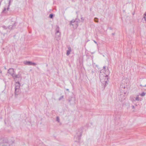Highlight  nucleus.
I'll return each instance as SVG.
<instances>
[{
  "instance_id": "4be33fe9",
  "label": "nucleus",
  "mask_w": 146,
  "mask_h": 146,
  "mask_svg": "<svg viewBox=\"0 0 146 146\" xmlns=\"http://www.w3.org/2000/svg\"><path fill=\"white\" fill-rule=\"evenodd\" d=\"M2 27L4 29H7V28L5 26H2Z\"/></svg>"
},
{
  "instance_id": "b1692460",
  "label": "nucleus",
  "mask_w": 146,
  "mask_h": 146,
  "mask_svg": "<svg viewBox=\"0 0 146 146\" xmlns=\"http://www.w3.org/2000/svg\"><path fill=\"white\" fill-rule=\"evenodd\" d=\"M132 108L133 109L135 108V107L133 106V105H132Z\"/></svg>"
},
{
  "instance_id": "72a5a7b5",
  "label": "nucleus",
  "mask_w": 146,
  "mask_h": 146,
  "mask_svg": "<svg viewBox=\"0 0 146 146\" xmlns=\"http://www.w3.org/2000/svg\"><path fill=\"white\" fill-rule=\"evenodd\" d=\"M102 71V70H101V71L100 72V73H101V71Z\"/></svg>"
},
{
  "instance_id": "393cba45",
  "label": "nucleus",
  "mask_w": 146,
  "mask_h": 146,
  "mask_svg": "<svg viewBox=\"0 0 146 146\" xmlns=\"http://www.w3.org/2000/svg\"><path fill=\"white\" fill-rule=\"evenodd\" d=\"M94 41L95 43L96 44H97V42H96V41L94 40Z\"/></svg>"
},
{
  "instance_id": "7ed1b4c3",
  "label": "nucleus",
  "mask_w": 146,
  "mask_h": 146,
  "mask_svg": "<svg viewBox=\"0 0 146 146\" xmlns=\"http://www.w3.org/2000/svg\"><path fill=\"white\" fill-rule=\"evenodd\" d=\"M12 77L13 79L15 80H21L22 78L21 74L19 72L17 74L15 73L13 75H12Z\"/></svg>"
},
{
  "instance_id": "aec40b11",
  "label": "nucleus",
  "mask_w": 146,
  "mask_h": 146,
  "mask_svg": "<svg viewBox=\"0 0 146 146\" xmlns=\"http://www.w3.org/2000/svg\"><path fill=\"white\" fill-rule=\"evenodd\" d=\"M145 95V93L144 92H143L142 93H141V96H144Z\"/></svg>"
},
{
  "instance_id": "a211bd4d",
  "label": "nucleus",
  "mask_w": 146,
  "mask_h": 146,
  "mask_svg": "<svg viewBox=\"0 0 146 146\" xmlns=\"http://www.w3.org/2000/svg\"><path fill=\"white\" fill-rule=\"evenodd\" d=\"M64 97V96H62L61 97H60V98H59L58 100H61Z\"/></svg>"
},
{
  "instance_id": "f03ea898",
  "label": "nucleus",
  "mask_w": 146,
  "mask_h": 146,
  "mask_svg": "<svg viewBox=\"0 0 146 146\" xmlns=\"http://www.w3.org/2000/svg\"><path fill=\"white\" fill-rule=\"evenodd\" d=\"M20 86V84L19 81L16 82L15 88V95H18L20 92L19 88Z\"/></svg>"
},
{
  "instance_id": "bb28decb",
  "label": "nucleus",
  "mask_w": 146,
  "mask_h": 146,
  "mask_svg": "<svg viewBox=\"0 0 146 146\" xmlns=\"http://www.w3.org/2000/svg\"><path fill=\"white\" fill-rule=\"evenodd\" d=\"M140 86L141 87H144V86H142V85L141 84L140 85Z\"/></svg>"
},
{
  "instance_id": "2eb2a0df",
  "label": "nucleus",
  "mask_w": 146,
  "mask_h": 146,
  "mask_svg": "<svg viewBox=\"0 0 146 146\" xmlns=\"http://www.w3.org/2000/svg\"><path fill=\"white\" fill-rule=\"evenodd\" d=\"M94 21L96 23H98L99 22V20L98 18L97 17H95L94 19Z\"/></svg>"
},
{
  "instance_id": "0eeeda50",
  "label": "nucleus",
  "mask_w": 146,
  "mask_h": 146,
  "mask_svg": "<svg viewBox=\"0 0 146 146\" xmlns=\"http://www.w3.org/2000/svg\"><path fill=\"white\" fill-rule=\"evenodd\" d=\"M8 73L11 74L12 76V75L15 74L14 69L13 68H10L8 70Z\"/></svg>"
},
{
  "instance_id": "ddd939ff",
  "label": "nucleus",
  "mask_w": 146,
  "mask_h": 146,
  "mask_svg": "<svg viewBox=\"0 0 146 146\" xmlns=\"http://www.w3.org/2000/svg\"><path fill=\"white\" fill-rule=\"evenodd\" d=\"M16 23H15L14 24H13V26H9L8 27V28L9 29H13V27H15L16 26Z\"/></svg>"
},
{
  "instance_id": "c756f323",
  "label": "nucleus",
  "mask_w": 146,
  "mask_h": 146,
  "mask_svg": "<svg viewBox=\"0 0 146 146\" xmlns=\"http://www.w3.org/2000/svg\"><path fill=\"white\" fill-rule=\"evenodd\" d=\"M68 101H69V102H70V101H71V100H68Z\"/></svg>"
},
{
  "instance_id": "7c9ffc66",
  "label": "nucleus",
  "mask_w": 146,
  "mask_h": 146,
  "mask_svg": "<svg viewBox=\"0 0 146 146\" xmlns=\"http://www.w3.org/2000/svg\"><path fill=\"white\" fill-rule=\"evenodd\" d=\"M144 87H146V84L144 86Z\"/></svg>"
},
{
  "instance_id": "c85d7f7f",
  "label": "nucleus",
  "mask_w": 146,
  "mask_h": 146,
  "mask_svg": "<svg viewBox=\"0 0 146 146\" xmlns=\"http://www.w3.org/2000/svg\"><path fill=\"white\" fill-rule=\"evenodd\" d=\"M112 35H114L115 34H114V33H112Z\"/></svg>"
},
{
  "instance_id": "1a4fd4ad",
  "label": "nucleus",
  "mask_w": 146,
  "mask_h": 146,
  "mask_svg": "<svg viewBox=\"0 0 146 146\" xmlns=\"http://www.w3.org/2000/svg\"><path fill=\"white\" fill-rule=\"evenodd\" d=\"M55 31V34H61V33L60 31V28L58 26H56Z\"/></svg>"
},
{
  "instance_id": "5701e85b",
  "label": "nucleus",
  "mask_w": 146,
  "mask_h": 146,
  "mask_svg": "<svg viewBox=\"0 0 146 146\" xmlns=\"http://www.w3.org/2000/svg\"><path fill=\"white\" fill-rule=\"evenodd\" d=\"M101 74H100V81H101Z\"/></svg>"
},
{
  "instance_id": "412c9836",
  "label": "nucleus",
  "mask_w": 146,
  "mask_h": 146,
  "mask_svg": "<svg viewBox=\"0 0 146 146\" xmlns=\"http://www.w3.org/2000/svg\"><path fill=\"white\" fill-rule=\"evenodd\" d=\"M37 146H44L41 143H39L38 145H37Z\"/></svg>"
},
{
  "instance_id": "6ab92c4d",
  "label": "nucleus",
  "mask_w": 146,
  "mask_h": 146,
  "mask_svg": "<svg viewBox=\"0 0 146 146\" xmlns=\"http://www.w3.org/2000/svg\"><path fill=\"white\" fill-rule=\"evenodd\" d=\"M139 100V98L138 97H137L135 98V101H138Z\"/></svg>"
},
{
  "instance_id": "c9c22d12",
  "label": "nucleus",
  "mask_w": 146,
  "mask_h": 146,
  "mask_svg": "<svg viewBox=\"0 0 146 146\" xmlns=\"http://www.w3.org/2000/svg\"><path fill=\"white\" fill-rule=\"evenodd\" d=\"M9 146H10V145H9Z\"/></svg>"
},
{
  "instance_id": "f3484780",
  "label": "nucleus",
  "mask_w": 146,
  "mask_h": 146,
  "mask_svg": "<svg viewBox=\"0 0 146 146\" xmlns=\"http://www.w3.org/2000/svg\"><path fill=\"white\" fill-rule=\"evenodd\" d=\"M56 121H57L58 122H59L60 119H59V117H58L57 116L56 117Z\"/></svg>"
},
{
  "instance_id": "f257e3e1",
  "label": "nucleus",
  "mask_w": 146,
  "mask_h": 146,
  "mask_svg": "<svg viewBox=\"0 0 146 146\" xmlns=\"http://www.w3.org/2000/svg\"><path fill=\"white\" fill-rule=\"evenodd\" d=\"M82 133L81 129L79 130L75 135L74 139L75 142H78L80 141L81 138Z\"/></svg>"
},
{
  "instance_id": "473e14b6",
  "label": "nucleus",
  "mask_w": 146,
  "mask_h": 146,
  "mask_svg": "<svg viewBox=\"0 0 146 146\" xmlns=\"http://www.w3.org/2000/svg\"><path fill=\"white\" fill-rule=\"evenodd\" d=\"M67 90H69V89H67Z\"/></svg>"
},
{
  "instance_id": "20e7f679",
  "label": "nucleus",
  "mask_w": 146,
  "mask_h": 146,
  "mask_svg": "<svg viewBox=\"0 0 146 146\" xmlns=\"http://www.w3.org/2000/svg\"><path fill=\"white\" fill-rule=\"evenodd\" d=\"M78 19H76L75 20L73 19L70 21L69 25H72L74 27L77 28L78 26Z\"/></svg>"
},
{
  "instance_id": "423d86ee",
  "label": "nucleus",
  "mask_w": 146,
  "mask_h": 146,
  "mask_svg": "<svg viewBox=\"0 0 146 146\" xmlns=\"http://www.w3.org/2000/svg\"><path fill=\"white\" fill-rule=\"evenodd\" d=\"M3 145H1V146H7V144H9V141L7 138H5L3 139Z\"/></svg>"
},
{
  "instance_id": "9b49d317",
  "label": "nucleus",
  "mask_w": 146,
  "mask_h": 146,
  "mask_svg": "<svg viewBox=\"0 0 146 146\" xmlns=\"http://www.w3.org/2000/svg\"><path fill=\"white\" fill-rule=\"evenodd\" d=\"M61 36V34H55V38L57 40L60 39Z\"/></svg>"
},
{
  "instance_id": "2f4dec72",
  "label": "nucleus",
  "mask_w": 146,
  "mask_h": 146,
  "mask_svg": "<svg viewBox=\"0 0 146 146\" xmlns=\"http://www.w3.org/2000/svg\"><path fill=\"white\" fill-rule=\"evenodd\" d=\"M0 73H2V71H0Z\"/></svg>"
},
{
  "instance_id": "cd10ccee",
  "label": "nucleus",
  "mask_w": 146,
  "mask_h": 146,
  "mask_svg": "<svg viewBox=\"0 0 146 146\" xmlns=\"http://www.w3.org/2000/svg\"><path fill=\"white\" fill-rule=\"evenodd\" d=\"M108 75H106V76H105V78H106V77H108Z\"/></svg>"
},
{
  "instance_id": "39448f33",
  "label": "nucleus",
  "mask_w": 146,
  "mask_h": 146,
  "mask_svg": "<svg viewBox=\"0 0 146 146\" xmlns=\"http://www.w3.org/2000/svg\"><path fill=\"white\" fill-rule=\"evenodd\" d=\"M24 64L26 65H35L36 64L35 63L32 62L30 61H25L24 62Z\"/></svg>"
},
{
  "instance_id": "f704fd0d",
  "label": "nucleus",
  "mask_w": 146,
  "mask_h": 146,
  "mask_svg": "<svg viewBox=\"0 0 146 146\" xmlns=\"http://www.w3.org/2000/svg\"><path fill=\"white\" fill-rule=\"evenodd\" d=\"M125 88V87H124V88Z\"/></svg>"
},
{
  "instance_id": "4468645a",
  "label": "nucleus",
  "mask_w": 146,
  "mask_h": 146,
  "mask_svg": "<svg viewBox=\"0 0 146 146\" xmlns=\"http://www.w3.org/2000/svg\"><path fill=\"white\" fill-rule=\"evenodd\" d=\"M0 145L1 146L3 145V139H0Z\"/></svg>"
},
{
  "instance_id": "f8f14e48",
  "label": "nucleus",
  "mask_w": 146,
  "mask_h": 146,
  "mask_svg": "<svg viewBox=\"0 0 146 146\" xmlns=\"http://www.w3.org/2000/svg\"><path fill=\"white\" fill-rule=\"evenodd\" d=\"M68 50L67 51L66 54L67 55H69L70 53L71 52V48L70 47H69L68 48Z\"/></svg>"
},
{
  "instance_id": "a878e982",
  "label": "nucleus",
  "mask_w": 146,
  "mask_h": 146,
  "mask_svg": "<svg viewBox=\"0 0 146 146\" xmlns=\"http://www.w3.org/2000/svg\"><path fill=\"white\" fill-rule=\"evenodd\" d=\"M103 68L104 70H105L106 69V66H104Z\"/></svg>"
},
{
  "instance_id": "dca6fc26",
  "label": "nucleus",
  "mask_w": 146,
  "mask_h": 146,
  "mask_svg": "<svg viewBox=\"0 0 146 146\" xmlns=\"http://www.w3.org/2000/svg\"><path fill=\"white\" fill-rule=\"evenodd\" d=\"M54 15L53 14H51L49 15V17L50 18H52L53 17Z\"/></svg>"
},
{
  "instance_id": "9d476101",
  "label": "nucleus",
  "mask_w": 146,
  "mask_h": 146,
  "mask_svg": "<svg viewBox=\"0 0 146 146\" xmlns=\"http://www.w3.org/2000/svg\"><path fill=\"white\" fill-rule=\"evenodd\" d=\"M11 0H10L9 1V5H8V7L7 8V9H6V8H4V9L3 10V11H2V12H4L6 11V9L8 11L9 9V6L10 5H11Z\"/></svg>"
},
{
  "instance_id": "6e6552de",
  "label": "nucleus",
  "mask_w": 146,
  "mask_h": 146,
  "mask_svg": "<svg viewBox=\"0 0 146 146\" xmlns=\"http://www.w3.org/2000/svg\"><path fill=\"white\" fill-rule=\"evenodd\" d=\"M103 82V83H102V86H104V89L106 86L107 84H108V78L106 81H104Z\"/></svg>"
}]
</instances>
